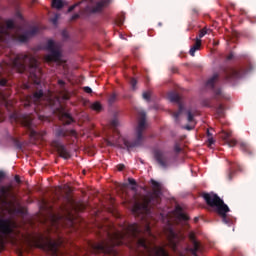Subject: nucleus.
Here are the masks:
<instances>
[{"label":"nucleus","instance_id":"obj_23","mask_svg":"<svg viewBox=\"0 0 256 256\" xmlns=\"http://www.w3.org/2000/svg\"><path fill=\"white\" fill-rule=\"evenodd\" d=\"M231 210L229 209V206H227V209L222 211V213H218L219 216L222 218V222L225 223V225H231L230 218L227 217V213H229Z\"/></svg>","mask_w":256,"mask_h":256},{"label":"nucleus","instance_id":"obj_42","mask_svg":"<svg viewBox=\"0 0 256 256\" xmlns=\"http://www.w3.org/2000/svg\"><path fill=\"white\" fill-rule=\"evenodd\" d=\"M187 115H188V117H187L188 122L193 123V119H194L193 113H191V111H188Z\"/></svg>","mask_w":256,"mask_h":256},{"label":"nucleus","instance_id":"obj_33","mask_svg":"<svg viewBox=\"0 0 256 256\" xmlns=\"http://www.w3.org/2000/svg\"><path fill=\"white\" fill-rule=\"evenodd\" d=\"M15 18L23 21V14H21V8L19 6H17L15 9Z\"/></svg>","mask_w":256,"mask_h":256},{"label":"nucleus","instance_id":"obj_7","mask_svg":"<svg viewBox=\"0 0 256 256\" xmlns=\"http://www.w3.org/2000/svg\"><path fill=\"white\" fill-rule=\"evenodd\" d=\"M202 198L204 199L206 205L211 207L215 211V213H222V211L227 210V204L219 197V195L215 193H202Z\"/></svg>","mask_w":256,"mask_h":256},{"label":"nucleus","instance_id":"obj_8","mask_svg":"<svg viewBox=\"0 0 256 256\" xmlns=\"http://www.w3.org/2000/svg\"><path fill=\"white\" fill-rule=\"evenodd\" d=\"M223 73H224V79L228 83H231L235 81V79H241L243 75H245L246 73H249V69H246L245 67L224 68Z\"/></svg>","mask_w":256,"mask_h":256},{"label":"nucleus","instance_id":"obj_10","mask_svg":"<svg viewBox=\"0 0 256 256\" xmlns=\"http://www.w3.org/2000/svg\"><path fill=\"white\" fill-rule=\"evenodd\" d=\"M154 157L157 161V163L162 167L163 169H167L171 163V157L169 154L161 151V150H156L154 152Z\"/></svg>","mask_w":256,"mask_h":256},{"label":"nucleus","instance_id":"obj_3","mask_svg":"<svg viewBox=\"0 0 256 256\" xmlns=\"http://www.w3.org/2000/svg\"><path fill=\"white\" fill-rule=\"evenodd\" d=\"M153 192H149L142 199V202H136L132 208V213L136 217H145L151 215V209H159L161 205V184L154 179H151Z\"/></svg>","mask_w":256,"mask_h":256},{"label":"nucleus","instance_id":"obj_57","mask_svg":"<svg viewBox=\"0 0 256 256\" xmlns=\"http://www.w3.org/2000/svg\"><path fill=\"white\" fill-rule=\"evenodd\" d=\"M194 221H195V223H197V221H199V218H194Z\"/></svg>","mask_w":256,"mask_h":256},{"label":"nucleus","instance_id":"obj_50","mask_svg":"<svg viewBox=\"0 0 256 256\" xmlns=\"http://www.w3.org/2000/svg\"><path fill=\"white\" fill-rule=\"evenodd\" d=\"M76 19H79V14L72 15L71 21H76Z\"/></svg>","mask_w":256,"mask_h":256},{"label":"nucleus","instance_id":"obj_32","mask_svg":"<svg viewBox=\"0 0 256 256\" xmlns=\"http://www.w3.org/2000/svg\"><path fill=\"white\" fill-rule=\"evenodd\" d=\"M211 30L210 29H207V28H203L199 31V38L198 39H203V37H205L208 33H210Z\"/></svg>","mask_w":256,"mask_h":256},{"label":"nucleus","instance_id":"obj_36","mask_svg":"<svg viewBox=\"0 0 256 256\" xmlns=\"http://www.w3.org/2000/svg\"><path fill=\"white\" fill-rule=\"evenodd\" d=\"M115 101H117V94L110 95L108 98L109 105H113V103H115Z\"/></svg>","mask_w":256,"mask_h":256},{"label":"nucleus","instance_id":"obj_12","mask_svg":"<svg viewBox=\"0 0 256 256\" xmlns=\"http://www.w3.org/2000/svg\"><path fill=\"white\" fill-rule=\"evenodd\" d=\"M53 147H55L57 153L59 154V157H62V159H71V153L69 150H67V147L63 145L61 142L55 140L52 142Z\"/></svg>","mask_w":256,"mask_h":256},{"label":"nucleus","instance_id":"obj_38","mask_svg":"<svg viewBox=\"0 0 256 256\" xmlns=\"http://www.w3.org/2000/svg\"><path fill=\"white\" fill-rule=\"evenodd\" d=\"M116 23H117V25H123V23H125V15L122 14L121 16H119V17L116 19Z\"/></svg>","mask_w":256,"mask_h":256},{"label":"nucleus","instance_id":"obj_4","mask_svg":"<svg viewBox=\"0 0 256 256\" xmlns=\"http://www.w3.org/2000/svg\"><path fill=\"white\" fill-rule=\"evenodd\" d=\"M189 239L192 243V248H187L184 252H179V235H177V233H175V231L173 230H170L168 234V243L173 251L175 253H178V256H187L185 254L187 252L191 253L194 256H199L197 255V252L201 251V244H199L197 239H195V234L190 233Z\"/></svg>","mask_w":256,"mask_h":256},{"label":"nucleus","instance_id":"obj_17","mask_svg":"<svg viewBox=\"0 0 256 256\" xmlns=\"http://www.w3.org/2000/svg\"><path fill=\"white\" fill-rule=\"evenodd\" d=\"M239 149L240 151H242V153H244V155H253L254 151H253V147H251L249 145V143L247 142H240L239 143Z\"/></svg>","mask_w":256,"mask_h":256},{"label":"nucleus","instance_id":"obj_61","mask_svg":"<svg viewBox=\"0 0 256 256\" xmlns=\"http://www.w3.org/2000/svg\"><path fill=\"white\" fill-rule=\"evenodd\" d=\"M68 202L71 203V198H68Z\"/></svg>","mask_w":256,"mask_h":256},{"label":"nucleus","instance_id":"obj_37","mask_svg":"<svg viewBox=\"0 0 256 256\" xmlns=\"http://www.w3.org/2000/svg\"><path fill=\"white\" fill-rule=\"evenodd\" d=\"M130 85H131V87H132V90H133V91H136V90H137V79L131 78V79H130Z\"/></svg>","mask_w":256,"mask_h":256},{"label":"nucleus","instance_id":"obj_13","mask_svg":"<svg viewBox=\"0 0 256 256\" xmlns=\"http://www.w3.org/2000/svg\"><path fill=\"white\" fill-rule=\"evenodd\" d=\"M219 81V74H214L210 79L207 80L206 82V87L208 89H213L215 93V98L223 97V92L221 91L220 88L215 89V83Z\"/></svg>","mask_w":256,"mask_h":256},{"label":"nucleus","instance_id":"obj_56","mask_svg":"<svg viewBox=\"0 0 256 256\" xmlns=\"http://www.w3.org/2000/svg\"><path fill=\"white\" fill-rule=\"evenodd\" d=\"M4 120L3 113L0 111V123Z\"/></svg>","mask_w":256,"mask_h":256},{"label":"nucleus","instance_id":"obj_16","mask_svg":"<svg viewBox=\"0 0 256 256\" xmlns=\"http://www.w3.org/2000/svg\"><path fill=\"white\" fill-rule=\"evenodd\" d=\"M11 191H13V186H11V185L1 186L0 187V199L7 201V199H9V197H11V195H13L11 193Z\"/></svg>","mask_w":256,"mask_h":256},{"label":"nucleus","instance_id":"obj_54","mask_svg":"<svg viewBox=\"0 0 256 256\" xmlns=\"http://www.w3.org/2000/svg\"><path fill=\"white\" fill-rule=\"evenodd\" d=\"M58 19H59V18H58L57 16H55V17L52 19V23H53L54 25H56Z\"/></svg>","mask_w":256,"mask_h":256},{"label":"nucleus","instance_id":"obj_22","mask_svg":"<svg viewBox=\"0 0 256 256\" xmlns=\"http://www.w3.org/2000/svg\"><path fill=\"white\" fill-rule=\"evenodd\" d=\"M201 49V39L196 38L195 44L190 48V55L191 57H195V52L199 51Z\"/></svg>","mask_w":256,"mask_h":256},{"label":"nucleus","instance_id":"obj_62","mask_svg":"<svg viewBox=\"0 0 256 256\" xmlns=\"http://www.w3.org/2000/svg\"><path fill=\"white\" fill-rule=\"evenodd\" d=\"M61 217H63V216H58L57 219H61Z\"/></svg>","mask_w":256,"mask_h":256},{"label":"nucleus","instance_id":"obj_27","mask_svg":"<svg viewBox=\"0 0 256 256\" xmlns=\"http://www.w3.org/2000/svg\"><path fill=\"white\" fill-rule=\"evenodd\" d=\"M64 6L63 0H52V7L54 9H63Z\"/></svg>","mask_w":256,"mask_h":256},{"label":"nucleus","instance_id":"obj_24","mask_svg":"<svg viewBox=\"0 0 256 256\" xmlns=\"http://www.w3.org/2000/svg\"><path fill=\"white\" fill-rule=\"evenodd\" d=\"M168 99H170L171 103H181V96L175 92L169 93Z\"/></svg>","mask_w":256,"mask_h":256},{"label":"nucleus","instance_id":"obj_45","mask_svg":"<svg viewBox=\"0 0 256 256\" xmlns=\"http://www.w3.org/2000/svg\"><path fill=\"white\" fill-rule=\"evenodd\" d=\"M58 85H60V88L62 89V91H64V89H65V81L58 80Z\"/></svg>","mask_w":256,"mask_h":256},{"label":"nucleus","instance_id":"obj_40","mask_svg":"<svg viewBox=\"0 0 256 256\" xmlns=\"http://www.w3.org/2000/svg\"><path fill=\"white\" fill-rule=\"evenodd\" d=\"M79 5H81V2H78V3H76V4L72 5V6H70V7L68 8V13H71L72 11H75V8H76V7H79Z\"/></svg>","mask_w":256,"mask_h":256},{"label":"nucleus","instance_id":"obj_18","mask_svg":"<svg viewBox=\"0 0 256 256\" xmlns=\"http://www.w3.org/2000/svg\"><path fill=\"white\" fill-rule=\"evenodd\" d=\"M108 0H101L96 3V5L92 8V13H101L104 7H107Z\"/></svg>","mask_w":256,"mask_h":256},{"label":"nucleus","instance_id":"obj_60","mask_svg":"<svg viewBox=\"0 0 256 256\" xmlns=\"http://www.w3.org/2000/svg\"><path fill=\"white\" fill-rule=\"evenodd\" d=\"M0 243H3V238H0Z\"/></svg>","mask_w":256,"mask_h":256},{"label":"nucleus","instance_id":"obj_1","mask_svg":"<svg viewBox=\"0 0 256 256\" xmlns=\"http://www.w3.org/2000/svg\"><path fill=\"white\" fill-rule=\"evenodd\" d=\"M0 69L4 73H11V69L17 71V73H28L29 79L33 81L35 85L41 84V68H39V62L37 58L31 54H17L9 58L8 62H5V66H0Z\"/></svg>","mask_w":256,"mask_h":256},{"label":"nucleus","instance_id":"obj_51","mask_svg":"<svg viewBox=\"0 0 256 256\" xmlns=\"http://www.w3.org/2000/svg\"><path fill=\"white\" fill-rule=\"evenodd\" d=\"M5 179V172L0 171V182Z\"/></svg>","mask_w":256,"mask_h":256},{"label":"nucleus","instance_id":"obj_55","mask_svg":"<svg viewBox=\"0 0 256 256\" xmlns=\"http://www.w3.org/2000/svg\"><path fill=\"white\" fill-rule=\"evenodd\" d=\"M62 37H64L65 39L69 37V35L67 34V31L62 32Z\"/></svg>","mask_w":256,"mask_h":256},{"label":"nucleus","instance_id":"obj_30","mask_svg":"<svg viewBox=\"0 0 256 256\" xmlns=\"http://www.w3.org/2000/svg\"><path fill=\"white\" fill-rule=\"evenodd\" d=\"M207 137H208V145L211 147V145L215 144V139L213 138V133H211V130H207Z\"/></svg>","mask_w":256,"mask_h":256},{"label":"nucleus","instance_id":"obj_25","mask_svg":"<svg viewBox=\"0 0 256 256\" xmlns=\"http://www.w3.org/2000/svg\"><path fill=\"white\" fill-rule=\"evenodd\" d=\"M183 109V104L179 103L178 111L172 113V117H174L176 123H179V117L181 116V113H183Z\"/></svg>","mask_w":256,"mask_h":256},{"label":"nucleus","instance_id":"obj_11","mask_svg":"<svg viewBox=\"0 0 256 256\" xmlns=\"http://www.w3.org/2000/svg\"><path fill=\"white\" fill-rule=\"evenodd\" d=\"M42 97L43 90H39L35 92L33 95L27 96L26 100L24 101V107L27 108L34 105V109H36L35 107H37L38 103H41Z\"/></svg>","mask_w":256,"mask_h":256},{"label":"nucleus","instance_id":"obj_35","mask_svg":"<svg viewBox=\"0 0 256 256\" xmlns=\"http://www.w3.org/2000/svg\"><path fill=\"white\" fill-rule=\"evenodd\" d=\"M142 98H143L145 101H148V102L151 101V91L143 92Z\"/></svg>","mask_w":256,"mask_h":256},{"label":"nucleus","instance_id":"obj_52","mask_svg":"<svg viewBox=\"0 0 256 256\" xmlns=\"http://www.w3.org/2000/svg\"><path fill=\"white\" fill-rule=\"evenodd\" d=\"M14 179H15L16 183H21V178L19 177V175H16L14 177Z\"/></svg>","mask_w":256,"mask_h":256},{"label":"nucleus","instance_id":"obj_2","mask_svg":"<svg viewBox=\"0 0 256 256\" xmlns=\"http://www.w3.org/2000/svg\"><path fill=\"white\" fill-rule=\"evenodd\" d=\"M110 125L113 129L115 137L108 139L106 141V145L108 147H117L118 149H127V151H131V149L135 147H141V145H143V141H145L143 133H145L147 129V114L143 111L139 113L138 124L135 132V140L133 142H129V140L123 138V136L119 134V130H117V127H119V120L113 119L110 122Z\"/></svg>","mask_w":256,"mask_h":256},{"label":"nucleus","instance_id":"obj_28","mask_svg":"<svg viewBox=\"0 0 256 256\" xmlns=\"http://www.w3.org/2000/svg\"><path fill=\"white\" fill-rule=\"evenodd\" d=\"M91 108L93 111H97V113H101V111H103V105H101V102H94L91 105Z\"/></svg>","mask_w":256,"mask_h":256},{"label":"nucleus","instance_id":"obj_59","mask_svg":"<svg viewBox=\"0 0 256 256\" xmlns=\"http://www.w3.org/2000/svg\"><path fill=\"white\" fill-rule=\"evenodd\" d=\"M158 25L161 27V25H163V23L159 22Z\"/></svg>","mask_w":256,"mask_h":256},{"label":"nucleus","instance_id":"obj_41","mask_svg":"<svg viewBox=\"0 0 256 256\" xmlns=\"http://www.w3.org/2000/svg\"><path fill=\"white\" fill-rule=\"evenodd\" d=\"M6 85H7V79L2 78V76L0 74V87H6Z\"/></svg>","mask_w":256,"mask_h":256},{"label":"nucleus","instance_id":"obj_44","mask_svg":"<svg viewBox=\"0 0 256 256\" xmlns=\"http://www.w3.org/2000/svg\"><path fill=\"white\" fill-rule=\"evenodd\" d=\"M14 144H15V147L18 148V149L23 148V145L21 144V142H19V140H14Z\"/></svg>","mask_w":256,"mask_h":256},{"label":"nucleus","instance_id":"obj_14","mask_svg":"<svg viewBox=\"0 0 256 256\" xmlns=\"http://www.w3.org/2000/svg\"><path fill=\"white\" fill-rule=\"evenodd\" d=\"M1 235H11L13 233V222L10 219L0 218Z\"/></svg>","mask_w":256,"mask_h":256},{"label":"nucleus","instance_id":"obj_39","mask_svg":"<svg viewBox=\"0 0 256 256\" xmlns=\"http://www.w3.org/2000/svg\"><path fill=\"white\" fill-rule=\"evenodd\" d=\"M191 15L192 17H199V8H192Z\"/></svg>","mask_w":256,"mask_h":256},{"label":"nucleus","instance_id":"obj_47","mask_svg":"<svg viewBox=\"0 0 256 256\" xmlns=\"http://www.w3.org/2000/svg\"><path fill=\"white\" fill-rule=\"evenodd\" d=\"M62 99H64L65 101H68V99H69V93H67V92H62Z\"/></svg>","mask_w":256,"mask_h":256},{"label":"nucleus","instance_id":"obj_34","mask_svg":"<svg viewBox=\"0 0 256 256\" xmlns=\"http://www.w3.org/2000/svg\"><path fill=\"white\" fill-rule=\"evenodd\" d=\"M128 183L129 185H132L131 190L132 191H137V181L133 178H128Z\"/></svg>","mask_w":256,"mask_h":256},{"label":"nucleus","instance_id":"obj_46","mask_svg":"<svg viewBox=\"0 0 256 256\" xmlns=\"http://www.w3.org/2000/svg\"><path fill=\"white\" fill-rule=\"evenodd\" d=\"M174 151L175 153H181V146H179V144H175Z\"/></svg>","mask_w":256,"mask_h":256},{"label":"nucleus","instance_id":"obj_49","mask_svg":"<svg viewBox=\"0 0 256 256\" xmlns=\"http://www.w3.org/2000/svg\"><path fill=\"white\" fill-rule=\"evenodd\" d=\"M117 169H118V171H123V169H125V165L124 164H119L117 166Z\"/></svg>","mask_w":256,"mask_h":256},{"label":"nucleus","instance_id":"obj_5","mask_svg":"<svg viewBox=\"0 0 256 256\" xmlns=\"http://www.w3.org/2000/svg\"><path fill=\"white\" fill-rule=\"evenodd\" d=\"M63 245V241L53 240L51 237H43L41 236L39 241L37 242L38 249H42L46 253H49L52 256H62L59 252V247Z\"/></svg>","mask_w":256,"mask_h":256},{"label":"nucleus","instance_id":"obj_43","mask_svg":"<svg viewBox=\"0 0 256 256\" xmlns=\"http://www.w3.org/2000/svg\"><path fill=\"white\" fill-rule=\"evenodd\" d=\"M83 91H84L85 93H88V94L93 93V90H92L91 87H89V86H85V87L83 88Z\"/></svg>","mask_w":256,"mask_h":256},{"label":"nucleus","instance_id":"obj_20","mask_svg":"<svg viewBox=\"0 0 256 256\" xmlns=\"http://www.w3.org/2000/svg\"><path fill=\"white\" fill-rule=\"evenodd\" d=\"M229 137H231V133L225 132V131L222 132V139H224V141H226L228 146L235 147V145H237V140H231V139H229Z\"/></svg>","mask_w":256,"mask_h":256},{"label":"nucleus","instance_id":"obj_48","mask_svg":"<svg viewBox=\"0 0 256 256\" xmlns=\"http://www.w3.org/2000/svg\"><path fill=\"white\" fill-rule=\"evenodd\" d=\"M60 209H61V211L63 212V213H68L69 212V210L67 209V206H61L60 207Z\"/></svg>","mask_w":256,"mask_h":256},{"label":"nucleus","instance_id":"obj_9","mask_svg":"<svg viewBox=\"0 0 256 256\" xmlns=\"http://www.w3.org/2000/svg\"><path fill=\"white\" fill-rule=\"evenodd\" d=\"M46 48L50 51V54L45 56V61L47 63H57L61 60V51L59 50V45H57L53 40L47 42Z\"/></svg>","mask_w":256,"mask_h":256},{"label":"nucleus","instance_id":"obj_15","mask_svg":"<svg viewBox=\"0 0 256 256\" xmlns=\"http://www.w3.org/2000/svg\"><path fill=\"white\" fill-rule=\"evenodd\" d=\"M56 137H75L77 135V132L75 130H67L65 128L58 127L55 130Z\"/></svg>","mask_w":256,"mask_h":256},{"label":"nucleus","instance_id":"obj_21","mask_svg":"<svg viewBox=\"0 0 256 256\" xmlns=\"http://www.w3.org/2000/svg\"><path fill=\"white\" fill-rule=\"evenodd\" d=\"M235 171H241V166H239V164H237V163L231 164V166L229 168V173H228L229 181H231V179H233V175H235Z\"/></svg>","mask_w":256,"mask_h":256},{"label":"nucleus","instance_id":"obj_53","mask_svg":"<svg viewBox=\"0 0 256 256\" xmlns=\"http://www.w3.org/2000/svg\"><path fill=\"white\" fill-rule=\"evenodd\" d=\"M233 53H230L227 57H226V59H227V61H231V59H233Z\"/></svg>","mask_w":256,"mask_h":256},{"label":"nucleus","instance_id":"obj_31","mask_svg":"<svg viewBox=\"0 0 256 256\" xmlns=\"http://www.w3.org/2000/svg\"><path fill=\"white\" fill-rule=\"evenodd\" d=\"M216 113L218 117H223V115H225V107H223V104H219V106L216 108Z\"/></svg>","mask_w":256,"mask_h":256},{"label":"nucleus","instance_id":"obj_29","mask_svg":"<svg viewBox=\"0 0 256 256\" xmlns=\"http://www.w3.org/2000/svg\"><path fill=\"white\" fill-rule=\"evenodd\" d=\"M7 99H9V93L5 94L0 91V105H6Z\"/></svg>","mask_w":256,"mask_h":256},{"label":"nucleus","instance_id":"obj_26","mask_svg":"<svg viewBox=\"0 0 256 256\" xmlns=\"http://www.w3.org/2000/svg\"><path fill=\"white\" fill-rule=\"evenodd\" d=\"M61 119H62L64 125H71L73 123V117L70 116L69 113L62 114Z\"/></svg>","mask_w":256,"mask_h":256},{"label":"nucleus","instance_id":"obj_58","mask_svg":"<svg viewBox=\"0 0 256 256\" xmlns=\"http://www.w3.org/2000/svg\"><path fill=\"white\" fill-rule=\"evenodd\" d=\"M186 129H188V131H191V127L189 126H186Z\"/></svg>","mask_w":256,"mask_h":256},{"label":"nucleus","instance_id":"obj_6","mask_svg":"<svg viewBox=\"0 0 256 256\" xmlns=\"http://www.w3.org/2000/svg\"><path fill=\"white\" fill-rule=\"evenodd\" d=\"M10 121L11 123H19L23 127H26L30 133V137L33 139H36V137L39 135L37 130H35V124H33V116L31 115L17 114V112H14L10 115Z\"/></svg>","mask_w":256,"mask_h":256},{"label":"nucleus","instance_id":"obj_19","mask_svg":"<svg viewBox=\"0 0 256 256\" xmlns=\"http://www.w3.org/2000/svg\"><path fill=\"white\" fill-rule=\"evenodd\" d=\"M175 215L177 219L180 221H189V216L187 214L183 213V208L181 206H177L175 209Z\"/></svg>","mask_w":256,"mask_h":256}]
</instances>
